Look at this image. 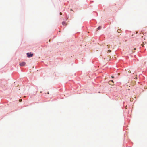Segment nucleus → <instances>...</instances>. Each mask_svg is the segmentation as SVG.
<instances>
[{"label":"nucleus","mask_w":147,"mask_h":147,"mask_svg":"<svg viewBox=\"0 0 147 147\" xmlns=\"http://www.w3.org/2000/svg\"><path fill=\"white\" fill-rule=\"evenodd\" d=\"M144 44L143 43V44H142L141 45H142V46H144Z\"/></svg>","instance_id":"obj_10"},{"label":"nucleus","mask_w":147,"mask_h":147,"mask_svg":"<svg viewBox=\"0 0 147 147\" xmlns=\"http://www.w3.org/2000/svg\"><path fill=\"white\" fill-rule=\"evenodd\" d=\"M109 83L110 84H111V85H113V84L114 83V82H113V80L110 81L109 82Z\"/></svg>","instance_id":"obj_4"},{"label":"nucleus","mask_w":147,"mask_h":147,"mask_svg":"<svg viewBox=\"0 0 147 147\" xmlns=\"http://www.w3.org/2000/svg\"><path fill=\"white\" fill-rule=\"evenodd\" d=\"M137 33H138L137 32H136V34H137Z\"/></svg>","instance_id":"obj_14"},{"label":"nucleus","mask_w":147,"mask_h":147,"mask_svg":"<svg viewBox=\"0 0 147 147\" xmlns=\"http://www.w3.org/2000/svg\"><path fill=\"white\" fill-rule=\"evenodd\" d=\"M27 57H32L33 56V54H30L29 53H27Z\"/></svg>","instance_id":"obj_1"},{"label":"nucleus","mask_w":147,"mask_h":147,"mask_svg":"<svg viewBox=\"0 0 147 147\" xmlns=\"http://www.w3.org/2000/svg\"><path fill=\"white\" fill-rule=\"evenodd\" d=\"M128 73H129V74L130 73H131V71H128Z\"/></svg>","instance_id":"obj_9"},{"label":"nucleus","mask_w":147,"mask_h":147,"mask_svg":"<svg viewBox=\"0 0 147 147\" xmlns=\"http://www.w3.org/2000/svg\"><path fill=\"white\" fill-rule=\"evenodd\" d=\"M26 64V63L24 62H22L20 63V66H24Z\"/></svg>","instance_id":"obj_2"},{"label":"nucleus","mask_w":147,"mask_h":147,"mask_svg":"<svg viewBox=\"0 0 147 147\" xmlns=\"http://www.w3.org/2000/svg\"><path fill=\"white\" fill-rule=\"evenodd\" d=\"M120 73H118V75H120Z\"/></svg>","instance_id":"obj_13"},{"label":"nucleus","mask_w":147,"mask_h":147,"mask_svg":"<svg viewBox=\"0 0 147 147\" xmlns=\"http://www.w3.org/2000/svg\"><path fill=\"white\" fill-rule=\"evenodd\" d=\"M22 100L21 99H20L19 100V101L21 102L22 101Z\"/></svg>","instance_id":"obj_7"},{"label":"nucleus","mask_w":147,"mask_h":147,"mask_svg":"<svg viewBox=\"0 0 147 147\" xmlns=\"http://www.w3.org/2000/svg\"><path fill=\"white\" fill-rule=\"evenodd\" d=\"M60 15H62V13L61 12H60Z\"/></svg>","instance_id":"obj_11"},{"label":"nucleus","mask_w":147,"mask_h":147,"mask_svg":"<svg viewBox=\"0 0 147 147\" xmlns=\"http://www.w3.org/2000/svg\"><path fill=\"white\" fill-rule=\"evenodd\" d=\"M111 52V50H109L108 51V52Z\"/></svg>","instance_id":"obj_8"},{"label":"nucleus","mask_w":147,"mask_h":147,"mask_svg":"<svg viewBox=\"0 0 147 147\" xmlns=\"http://www.w3.org/2000/svg\"><path fill=\"white\" fill-rule=\"evenodd\" d=\"M62 24L63 26L65 25L66 26L67 25V24L65 22L63 21L62 23Z\"/></svg>","instance_id":"obj_3"},{"label":"nucleus","mask_w":147,"mask_h":147,"mask_svg":"<svg viewBox=\"0 0 147 147\" xmlns=\"http://www.w3.org/2000/svg\"><path fill=\"white\" fill-rule=\"evenodd\" d=\"M101 28V26H99L98 27L97 29L98 30H100Z\"/></svg>","instance_id":"obj_6"},{"label":"nucleus","mask_w":147,"mask_h":147,"mask_svg":"<svg viewBox=\"0 0 147 147\" xmlns=\"http://www.w3.org/2000/svg\"><path fill=\"white\" fill-rule=\"evenodd\" d=\"M111 78H114V77L113 76H111Z\"/></svg>","instance_id":"obj_12"},{"label":"nucleus","mask_w":147,"mask_h":147,"mask_svg":"<svg viewBox=\"0 0 147 147\" xmlns=\"http://www.w3.org/2000/svg\"><path fill=\"white\" fill-rule=\"evenodd\" d=\"M121 29H118L117 30V32H118V33H120L121 32Z\"/></svg>","instance_id":"obj_5"},{"label":"nucleus","mask_w":147,"mask_h":147,"mask_svg":"<svg viewBox=\"0 0 147 147\" xmlns=\"http://www.w3.org/2000/svg\"><path fill=\"white\" fill-rule=\"evenodd\" d=\"M136 48H135L134 49V50H136Z\"/></svg>","instance_id":"obj_15"}]
</instances>
